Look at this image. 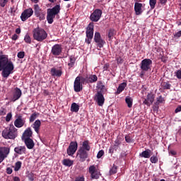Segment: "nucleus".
I'll list each match as a JSON object with an SVG mask.
<instances>
[{
	"label": "nucleus",
	"mask_w": 181,
	"mask_h": 181,
	"mask_svg": "<svg viewBox=\"0 0 181 181\" xmlns=\"http://www.w3.org/2000/svg\"><path fill=\"white\" fill-rule=\"evenodd\" d=\"M117 167L113 165V167L110 170V175H115L117 173Z\"/></svg>",
	"instance_id": "nucleus-46"
},
{
	"label": "nucleus",
	"mask_w": 181,
	"mask_h": 181,
	"mask_svg": "<svg viewBox=\"0 0 181 181\" xmlns=\"http://www.w3.org/2000/svg\"><path fill=\"white\" fill-rule=\"evenodd\" d=\"M74 181H85L84 177H76Z\"/></svg>",
	"instance_id": "nucleus-56"
},
{
	"label": "nucleus",
	"mask_w": 181,
	"mask_h": 181,
	"mask_svg": "<svg viewBox=\"0 0 181 181\" xmlns=\"http://www.w3.org/2000/svg\"><path fill=\"white\" fill-rule=\"evenodd\" d=\"M21 97H22V90H21V88H16L13 93V98L11 99L13 103H15V101H18V100H19Z\"/></svg>",
	"instance_id": "nucleus-19"
},
{
	"label": "nucleus",
	"mask_w": 181,
	"mask_h": 181,
	"mask_svg": "<svg viewBox=\"0 0 181 181\" xmlns=\"http://www.w3.org/2000/svg\"><path fill=\"white\" fill-rule=\"evenodd\" d=\"M117 35V30L114 28H109L106 31V36L107 37V39L109 42H111L112 39H114V36Z\"/></svg>",
	"instance_id": "nucleus-20"
},
{
	"label": "nucleus",
	"mask_w": 181,
	"mask_h": 181,
	"mask_svg": "<svg viewBox=\"0 0 181 181\" xmlns=\"http://www.w3.org/2000/svg\"><path fill=\"white\" fill-rule=\"evenodd\" d=\"M108 69H110V64H105L104 66H103V70L105 71H107V70H108Z\"/></svg>",
	"instance_id": "nucleus-57"
},
{
	"label": "nucleus",
	"mask_w": 181,
	"mask_h": 181,
	"mask_svg": "<svg viewBox=\"0 0 181 181\" xmlns=\"http://www.w3.org/2000/svg\"><path fill=\"white\" fill-rule=\"evenodd\" d=\"M60 4H57L52 8H48L47 11V21L49 25L53 23V19L56 18V15L60 13Z\"/></svg>",
	"instance_id": "nucleus-3"
},
{
	"label": "nucleus",
	"mask_w": 181,
	"mask_h": 181,
	"mask_svg": "<svg viewBox=\"0 0 181 181\" xmlns=\"http://www.w3.org/2000/svg\"><path fill=\"white\" fill-rule=\"evenodd\" d=\"M1 136H3L4 139H15V138L18 136V129H16L15 126L6 128L2 131Z\"/></svg>",
	"instance_id": "nucleus-2"
},
{
	"label": "nucleus",
	"mask_w": 181,
	"mask_h": 181,
	"mask_svg": "<svg viewBox=\"0 0 181 181\" xmlns=\"http://www.w3.org/2000/svg\"><path fill=\"white\" fill-rule=\"evenodd\" d=\"M18 37V35L14 34V35L12 36V40H17Z\"/></svg>",
	"instance_id": "nucleus-61"
},
{
	"label": "nucleus",
	"mask_w": 181,
	"mask_h": 181,
	"mask_svg": "<svg viewBox=\"0 0 181 181\" xmlns=\"http://www.w3.org/2000/svg\"><path fill=\"white\" fill-rule=\"evenodd\" d=\"M15 66L8 55L0 54V72L4 78H8L13 73Z\"/></svg>",
	"instance_id": "nucleus-1"
},
{
	"label": "nucleus",
	"mask_w": 181,
	"mask_h": 181,
	"mask_svg": "<svg viewBox=\"0 0 181 181\" xmlns=\"http://www.w3.org/2000/svg\"><path fill=\"white\" fill-rule=\"evenodd\" d=\"M32 15H33V9L30 8L24 10L21 16L22 22H25V21H28V19H29Z\"/></svg>",
	"instance_id": "nucleus-14"
},
{
	"label": "nucleus",
	"mask_w": 181,
	"mask_h": 181,
	"mask_svg": "<svg viewBox=\"0 0 181 181\" xmlns=\"http://www.w3.org/2000/svg\"><path fill=\"white\" fill-rule=\"evenodd\" d=\"M16 33H17V35L21 34V28L16 29Z\"/></svg>",
	"instance_id": "nucleus-63"
},
{
	"label": "nucleus",
	"mask_w": 181,
	"mask_h": 181,
	"mask_svg": "<svg viewBox=\"0 0 181 181\" xmlns=\"http://www.w3.org/2000/svg\"><path fill=\"white\" fill-rule=\"evenodd\" d=\"M176 77L177 78L181 79V69L177 71Z\"/></svg>",
	"instance_id": "nucleus-55"
},
{
	"label": "nucleus",
	"mask_w": 181,
	"mask_h": 181,
	"mask_svg": "<svg viewBox=\"0 0 181 181\" xmlns=\"http://www.w3.org/2000/svg\"><path fill=\"white\" fill-rule=\"evenodd\" d=\"M134 11L136 15H141V13H142V4L136 2L134 4Z\"/></svg>",
	"instance_id": "nucleus-28"
},
{
	"label": "nucleus",
	"mask_w": 181,
	"mask_h": 181,
	"mask_svg": "<svg viewBox=\"0 0 181 181\" xmlns=\"http://www.w3.org/2000/svg\"><path fill=\"white\" fill-rule=\"evenodd\" d=\"M103 156H104V150H100V151H98V153L97 154V158H98V159H100Z\"/></svg>",
	"instance_id": "nucleus-49"
},
{
	"label": "nucleus",
	"mask_w": 181,
	"mask_h": 181,
	"mask_svg": "<svg viewBox=\"0 0 181 181\" xmlns=\"http://www.w3.org/2000/svg\"><path fill=\"white\" fill-rule=\"evenodd\" d=\"M50 73L52 77H62V75L63 74L62 69H57L54 67L51 69Z\"/></svg>",
	"instance_id": "nucleus-23"
},
{
	"label": "nucleus",
	"mask_w": 181,
	"mask_h": 181,
	"mask_svg": "<svg viewBox=\"0 0 181 181\" xmlns=\"http://www.w3.org/2000/svg\"><path fill=\"white\" fill-rule=\"evenodd\" d=\"M160 47H154L153 49V52H160Z\"/></svg>",
	"instance_id": "nucleus-60"
},
{
	"label": "nucleus",
	"mask_w": 181,
	"mask_h": 181,
	"mask_svg": "<svg viewBox=\"0 0 181 181\" xmlns=\"http://www.w3.org/2000/svg\"><path fill=\"white\" fill-rule=\"evenodd\" d=\"M78 146V144H77V141H71L70 143L66 150V152L69 156H73V155L76 153Z\"/></svg>",
	"instance_id": "nucleus-13"
},
{
	"label": "nucleus",
	"mask_w": 181,
	"mask_h": 181,
	"mask_svg": "<svg viewBox=\"0 0 181 181\" xmlns=\"http://www.w3.org/2000/svg\"><path fill=\"white\" fill-rule=\"evenodd\" d=\"M127 87V83L123 82L120 83L117 89L116 94H121L125 90V88Z\"/></svg>",
	"instance_id": "nucleus-31"
},
{
	"label": "nucleus",
	"mask_w": 181,
	"mask_h": 181,
	"mask_svg": "<svg viewBox=\"0 0 181 181\" xmlns=\"http://www.w3.org/2000/svg\"><path fill=\"white\" fill-rule=\"evenodd\" d=\"M24 40L26 43H30V42H32V40H30V37L28 35L25 36Z\"/></svg>",
	"instance_id": "nucleus-52"
},
{
	"label": "nucleus",
	"mask_w": 181,
	"mask_h": 181,
	"mask_svg": "<svg viewBox=\"0 0 181 181\" xmlns=\"http://www.w3.org/2000/svg\"><path fill=\"white\" fill-rule=\"evenodd\" d=\"M125 103L127 104L129 108H132V104L134 103V99L129 96H127L125 98Z\"/></svg>",
	"instance_id": "nucleus-34"
},
{
	"label": "nucleus",
	"mask_w": 181,
	"mask_h": 181,
	"mask_svg": "<svg viewBox=\"0 0 181 181\" xmlns=\"http://www.w3.org/2000/svg\"><path fill=\"white\" fill-rule=\"evenodd\" d=\"M13 181H21V179L18 177H14Z\"/></svg>",
	"instance_id": "nucleus-64"
},
{
	"label": "nucleus",
	"mask_w": 181,
	"mask_h": 181,
	"mask_svg": "<svg viewBox=\"0 0 181 181\" xmlns=\"http://www.w3.org/2000/svg\"><path fill=\"white\" fill-rule=\"evenodd\" d=\"M41 125H42V122L39 119L35 120V122L33 124L32 127L37 134H39V131H40Z\"/></svg>",
	"instance_id": "nucleus-29"
},
{
	"label": "nucleus",
	"mask_w": 181,
	"mask_h": 181,
	"mask_svg": "<svg viewBox=\"0 0 181 181\" xmlns=\"http://www.w3.org/2000/svg\"><path fill=\"white\" fill-rule=\"evenodd\" d=\"M160 5H166L168 0H159ZM149 5L151 9H155V6H156V0H149Z\"/></svg>",
	"instance_id": "nucleus-24"
},
{
	"label": "nucleus",
	"mask_w": 181,
	"mask_h": 181,
	"mask_svg": "<svg viewBox=\"0 0 181 181\" xmlns=\"http://www.w3.org/2000/svg\"><path fill=\"white\" fill-rule=\"evenodd\" d=\"M151 66H152V60L144 59L141 62L140 68L143 71H148L151 70Z\"/></svg>",
	"instance_id": "nucleus-12"
},
{
	"label": "nucleus",
	"mask_w": 181,
	"mask_h": 181,
	"mask_svg": "<svg viewBox=\"0 0 181 181\" xmlns=\"http://www.w3.org/2000/svg\"><path fill=\"white\" fill-rule=\"evenodd\" d=\"M25 143V146H27L28 149H33L35 148V142L33 139L30 138H26L23 139Z\"/></svg>",
	"instance_id": "nucleus-22"
},
{
	"label": "nucleus",
	"mask_w": 181,
	"mask_h": 181,
	"mask_svg": "<svg viewBox=\"0 0 181 181\" xmlns=\"http://www.w3.org/2000/svg\"><path fill=\"white\" fill-rule=\"evenodd\" d=\"M80 81L81 83V84H88L90 83L89 81H88V78L86 77V78H84L83 76H80Z\"/></svg>",
	"instance_id": "nucleus-45"
},
{
	"label": "nucleus",
	"mask_w": 181,
	"mask_h": 181,
	"mask_svg": "<svg viewBox=\"0 0 181 181\" xmlns=\"http://www.w3.org/2000/svg\"><path fill=\"white\" fill-rule=\"evenodd\" d=\"M181 37V30L174 34V39H179Z\"/></svg>",
	"instance_id": "nucleus-53"
},
{
	"label": "nucleus",
	"mask_w": 181,
	"mask_h": 181,
	"mask_svg": "<svg viewBox=\"0 0 181 181\" xmlns=\"http://www.w3.org/2000/svg\"><path fill=\"white\" fill-rule=\"evenodd\" d=\"M11 153V148L8 146L0 147V163H2L6 158H8V155Z\"/></svg>",
	"instance_id": "nucleus-8"
},
{
	"label": "nucleus",
	"mask_w": 181,
	"mask_h": 181,
	"mask_svg": "<svg viewBox=\"0 0 181 181\" xmlns=\"http://www.w3.org/2000/svg\"><path fill=\"white\" fill-rule=\"evenodd\" d=\"M103 15V11L100 8H96L90 14V19L92 22H98L101 19Z\"/></svg>",
	"instance_id": "nucleus-9"
},
{
	"label": "nucleus",
	"mask_w": 181,
	"mask_h": 181,
	"mask_svg": "<svg viewBox=\"0 0 181 181\" xmlns=\"http://www.w3.org/2000/svg\"><path fill=\"white\" fill-rule=\"evenodd\" d=\"M114 151H115V149L112 146L109 149L110 153H114Z\"/></svg>",
	"instance_id": "nucleus-62"
},
{
	"label": "nucleus",
	"mask_w": 181,
	"mask_h": 181,
	"mask_svg": "<svg viewBox=\"0 0 181 181\" xmlns=\"http://www.w3.org/2000/svg\"><path fill=\"white\" fill-rule=\"evenodd\" d=\"M16 120L14 121V125L16 128H22L26 122V120H25V118H23V116L22 115H16L15 116Z\"/></svg>",
	"instance_id": "nucleus-10"
},
{
	"label": "nucleus",
	"mask_w": 181,
	"mask_h": 181,
	"mask_svg": "<svg viewBox=\"0 0 181 181\" xmlns=\"http://www.w3.org/2000/svg\"><path fill=\"white\" fill-rule=\"evenodd\" d=\"M181 111V105H179L175 110V114H177V112H180Z\"/></svg>",
	"instance_id": "nucleus-59"
},
{
	"label": "nucleus",
	"mask_w": 181,
	"mask_h": 181,
	"mask_svg": "<svg viewBox=\"0 0 181 181\" xmlns=\"http://www.w3.org/2000/svg\"><path fill=\"white\" fill-rule=\"evenodd\" d=\"M37 115H39V113L34 112L33 113L30 117V122H33L36 118H37Z\"/></svg>",
	"instance_id": "nucleus-43"
},
{
	"label": "nucleus",
	"mask_w": 181,
	"mask_h": 181,
	"mask_svg": "<svg viewBox=\"0 0 181 181\" xmlns=\"http://www.w3.org/2000/svg\"><path fill=\"white\" fill-rule=\"evenodd\" d=\"M73 160L69 158H65L62 160V165H64V166H67L68 168H70V166H73Z\"/></svg>",
	"instance_id": "nucleus-32"
},
{
	"label": "nucleus",
	"mask_w": 181,
	"mask_h": 181,
	"mask_svg": "<svg viewBox=\"0 0 181 181\" xmlns=\"http://www.w3.org/2000/svg\"><path fill=\"white\" fill-rule=\"evenodd\" d=\"M17 57H18V59H23V57H25V52H19L17 54Z\"/></svg>",
	"instance_id": "nucleus-50"
},
{
	"label": "nucleus",
	"mask_w": 181,
	"mask_h": 181,
	"mask_svg": "<svg viewBox=\"0 0 181 181\" xmlns=\"http://www.w3.org/2000/svg\"><path fill=\"white\" fill-rule=\"evenodd\" d=\"M34 13L37 18H39L40 21H45L46 11L40 9L38 4L34 5Z\"/></svg>",
	"instance_id": "nucleus-7"
},
{
	"label": "nucleus",
	"mask_w": 181,
	"mask_h": 181,
	"mask_svg": "<svg viewBox=\"0 0 181 181\" xmlns=\"http://www.w3.org/2000/svg\"><path fill=\"white\" fill-rule=\"evenodd\" d=\"M153 101H155V95L152 93H148L146 98H144V100L143 101V104L147 105V107H151V105L153 104Z\"/></svg>",
	"instance_id": "nucleus-15"
},
{
	"label": "nucleus",
	"mask_w": 181,
	"mask_h": 181,
	"mask_svg": "<svg viewBox=\"0 0 181 181\" xmlns=\"http://www.w3.org/2000/svg\"><path fill=\"white\" fill-rule=\"evenodd\" d=\"M14 152L17 155H26V146H18L14 148Z\"/></svg>",
	"instance_id": "nucleus-21"
},
{
	"label": "nucleus",
	"mask_w": 181,
	"mask_h": 181,
	"mask_svg": "<svg viewBox=\"0 0 181 181\" xmlns=\"http://www.w3.org/2000/svg\"><path fill=\"white\" fill-rule=\"evenodd\" d=\"M52 53L54 56H59L60 53H62V47L53 46L52 48Z\"/></svg>",
	"instance_id": "nucleus-30"
},
{
	"label": "nucleus",
	"mask_w": 181,
	"mask_h": 181,
	"mask_svg": "<svg viewBox=\"0 0 181 181\" xmlns=\"http://www.w3.org/2000/svg\"><path fill=\"white\" fill-rule=\"evenodd\" d=\"M124 139H125V141H126V142L127 144H132V143H134V139L129 135H126L124 136Z\"/></svg>",
	"instance_id": "nucleus-44"
},
{
	"label": "nucleus",
	"mask_w": 181,
	"mask_h": 181,
	"mask_svg": "<svg viewBox=\"0 0 181 181\" xmlns=\"http://www.w3.org/2000/svg\"><path fill=\"white\" fill-rule=\"evenodd\" d=\"M6 4H8V0H0V6L1 8H5Z\"/></svg>",
	"instance_id": "nucleus-47"
},
{
	"label": "nucleus",
	"mask_w": 181,
	"mask_h": 181,
	"mask_svg": "<svg viewBox=\"0 0 181 181\" xmlns=\"http://www.w3.org/2000/svg\"><path fill=\"white\" fill-rule=\"evenodd\" d=\"M94 40L95 43H98V46H104L105 45V41L101 39V34L100 33H95Z\"/></svg>",
	"instance_id": "nucleus-18"
},
{
	"label": "nucleus",
	"mask_w": 181,
	"mask_h": 181,
	"mask_svg": "<svg viewBox=\"0 0 181 181\" xmlns=\"http://www.w3.org/2000/svg\"><path fill=\"white\" fill-rule=\"evenodd\" d=\"M11 119H12V113L9 112L7 114V115L6 117V122H9V121H11Z\"/></svg>",
	"instance_id": "nucleus-48"
},
{
	"label": "nucleus",
	"mask_w": 181,
	"mask_h": 181,
	"mask_svg": "<svg viewBox=\"0 0 181 181\" xmlns=\"http://www.w3.org/2000/svg\"><path fill=\"white\" fill-rule=\"evenodd\" d=\"M94 100L97 103L99 107H103V105H104V103H105V98H104V95H103V92L98 91L95 95Z\"/></svg>",
	"instance_id": "nucleus-11"
},
{
	"label": "nucleus",
	"mask_w": 181,
	"mask_h": 181,
	"mask_svg": "<svg viewBox=\"0 0 181 181\" xmlns=\"http://www.w3.org/2000/svg\"><path fill=\"white\" fill-rule=\"evenodd\" d=\"M86 42L88 45L91 43V40H93V37L94 36V23H90L86 28Z\"/></svg>",
	"instance_id": "nucleus-5"
},
{
	"label": "nucleus",
	"mask_w": 181,
	"mask_h": 181,
	"mask_svg": "<svg viewBox=\"0 0 181 181\" xmlns=\"http://www.w3.org/2000/svg\"><path fill=\"white\" fill-rule=\"evenodd\" d=\"M33 135V132L30 127H28L23 134V139H26V138H32Z\"/></svg>",
	"instance_id": "nucleus-25"
},
{
	"label": "nucleus",
	"mask_w": 181,
	"mask_h": 181,
	"mask_svg": "<svg viewBox=\"0 0 181 181\" xmlns=\"http://www.w3.org/2000/svg\"><path fill=\"white\" fill-rule=\"evenodd\" d=\"M33 33L35 40H37V42H43V40L47 37V33L40 28H35Z\"/></svg>",
	"instance_id": "nucleus-4"
},
{
	"label": "nucleus",
	"mask_w": 181,
	"mask_h": 181,
	"mask_svg": "<svg viewBox=\"0 0 181 181\" xmlns=\"http://www.w3.org/2000/svg\"><path fill=\"white\" fill-rule=\"evenodd\" d=\"M116 62L117 64H122L124 63V58H122V56L120 55H116Z\"/></svg>",
	"instance_id": "nucleus-40"
},
{
	"label": "nucleus",
	"mask_w": 181,
	"mask_h": 181,
	"mask_svg": "<svg viewBox=\"0 0 181 181\" xmlns=\"http://www.w3.org/2000/svg\"><path fill=\"white\" fill-rule=\"evenodd\" d=\"M77 156H78L80 162H86V159L88 158V151L79 148L77 151Z\"/></svg>",
	"instance_id": "nucleus-16"
},
{
	"label": "nucleus",
	"mask_w": 181,
	"mask_h": 181,
	"mask_svg": "<svg viewBox=\"0 0 181 181\" xmlns=\"http://www.w3.org/2000/svg\"><path fill=\"white\" fill-rule=\"evenodd\" d=\"M161 86L163 88V90H170L172 85L169 83V82H162Z\"/></svg>",
	"instance_id": "nucleus-35"
},
{
	"label": "nucleus",
	"mask_w": 181,
	"mask_h": 181,
	"mask_svg": "<svg viewBox=\"0 0 181 181\" xmlns=\"http://www.w3.org/2000/svg\"><path fill=\"white\" fill-rule=\"evenodd\" d=\"M88 172L90 175L91 179H100V176H101V173L100 172V170H98L97 167L94 165L89 167Z\"/></svg>",
	"instance_id": "nucleus-6"
},
{
	"label": "nucleus",
	"mask_w": 181,
	"mask_h": 181,
	"mask_svg": "<svg viewBox=\"0 0 181 181\" xmlns=\"http://www.w3.org/2000/svg\"><path fill=\"white\" fill-rule=\"evenodd\" d=\"M80 110V106L76 103H73L71 105V112H78V110Z\"/></svg>",
	"instance_id": "nucleus-33"
},
{
	"label": "nucleus",
	"mask_w": 181,
	"mask_h": 181,
	"mask_svg": "<svg viewBox=\"0 0 181 181\" xmlns=\"http://www.w3.org/2000/svg\"><path fill=\"white\" fill-rule=\"evenodd\" d=\"M21 168H22V162L17 161L15 163V167H14L15 172H18V170H20Z\"/></svg>",
	"instance_id": "nucleus-42"
},
{
	"label": "nucleus",
	"mask_w": 181,
	"mask_h": 181,
	"mask_svg": "<svg viewBox=\"0 0 181 181\" xmlns=\"http://www.w3.org/2000/svg\"><path fill=\"white\" fill-rule=\"evenodd\" d=\"M119 145H121V141H119L118 139H116L115 141L114 145L112 146V147L113 149H115V151H118V149H119Z\"/></svg>",
	"instance_id": "nucleus-38"
},
{
	"label": "nucleus",
	"mask_w": 181,
	"mask_h": 181,
	"mask_svg": "<svg viewBox=\"0 0 181 181\" xmlns=\"http://www.w3.org/2000/svg\"><path fill=\"white\" fill-rule=\"evenodd\" d=\"M79 149H82L83 151H86L87 152H90L91 150V146H90V141L88 140H86L82 143V146L80 147Z\"/></svg>",
	"instance_id": "nucleus-26"
},
{
	"label": "nucleus",
	"mask_w": 181,
	"mask_h": 181,
	"mask_svg": "<svg viewBox=\"0 0 181 181\" xmlns=\"http://www.w3.org/2000/svg\"><path fill=\"white\" fill-rule=\"evenodd\" d=\"M12 172H13L12 168H6L7 175H12Z\"/></svg>",
	"instance_id": "nucleus-58"
},
{
	"label": "nucleus",
	"mask_w": 181,
	"mask_h": 181,
	"mask_svg": "<svg viewBox=\"0 0 181 181\" xmlns=\"http://www.w3.org/2000/svg\"><path fill=\"white\" fill-rule=\"evenodd\" d=\"M104 87L105 86L103 84V82H98V88H99L100 90H104Z\"/></svg>",
	"instance_id": "nucleus-51"
},
{
	"label": "nucleus",
	"mask_w": 181,
	"mask_h": 181,
	"mask_svg": "<svg viewBox=\"0 0 181 181\" xmlns=\"http://www.w3.org/2000/svg\"><path fill=\"white\" fill-rule=\"evenodd\" d=\"M158 153L150 158V162H151V163H158Z\"/></svg>",
	"instance_id": "nucleus-39"
},
{
	"label": "nucleus",
	"mask_w": 181,
	"mask_h": 181,
	"mask_svg": "<svg viewBox=\"0 0 181 181\" xmlns=\"http://www.w3.org/2000/svg\"><path fill=\"white\" fill-rule=\"evenodd\" d=\"M80 76H77L75 78L74 83V90L76 93H80L81 90H83V83H81V81H80Z\"/></svg>",
	"instance_id": "nucleus-17"
},
{
	"label": "nucleus",
	"mask_w": 181,
	"mask_h": 181,
	"mask_svg": "<svg viewBox=\"0 0 181 181\" xmlns=\"http://www.w3.org/2000/svg\"><path fill=\"white\" fill-rule=\"evenodd\" d=\"M151 155H152V151L151 149H146L139 153L140 158H145L146 159H149Z\"/></svg>",
	"instance_id": "nucleus-27"
},
{
	"label": "nucleus",
	"mask_w": 181,
	"mask_h": 181,
	"mask_svg": "<svg viewBox=\"0 0 181 181\" xmlns=\"http://www.w3.org/2000/svg\"><path fill=\"white\" fill-rule=\"evenodd\" d=\"M6 114V109L1 107L0 109V115H5Z\"/></svg>",
	"instance_id": "nucleus-54"
},
{
	"label": "nucleus",
	"mask_w": 181,
	"mask_h": 181,
	"mask_svg": "<svg viewBox=\"0 0 181 181\" xmlns=\"http://www.w3.org/2000/svg\"><path fill=\"white\" fill-rule=\"evenodd\" d=\"M76 63V57L71 56L69 59V62L68 64L69 67H74Z\"/></svg>",
	"instance_id": "nucleus-37"
},
{
	"label": "nucleus",
	"mask_w": 181,
	"mask_h": 181,
	"mask_svg": "<svg viewBox=\"0 0 181 181\" xmlns=\"http://www.w3.org/2000/svg\"><path fill=\"white\" fill-rule=\"evenodd\" d=\"M88 80L90 83H95L98 80V77H97V75H90L88 78Z\"/></svg>",
	"instance_id": "nucleus-36"
},
{
	"label": "nucleus",
	"mask_w": 181,
	"mask_h": 181,
	"mask_svg": "<svg viewBox=\"0 0 181 181\" xmlns=\"http://www.w3.org/2000/svg\"><path fill=\"white\" fill-rule=\"evenodd\" d=\"M156 105H159V104H163L165 103V99L162 95H160L158 98H156Z\"/></svg>",
	"instance_id": "nucleus-41"
}]
</instances>
